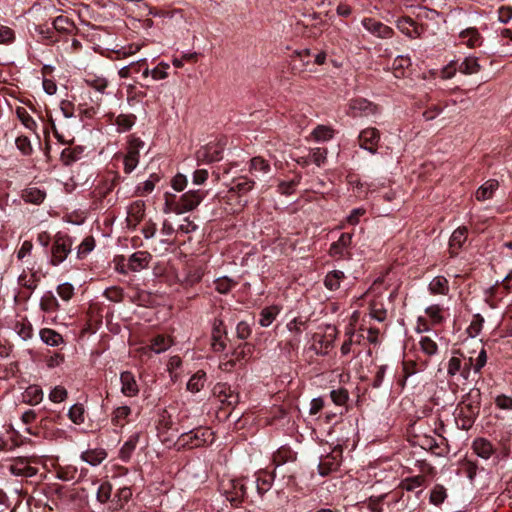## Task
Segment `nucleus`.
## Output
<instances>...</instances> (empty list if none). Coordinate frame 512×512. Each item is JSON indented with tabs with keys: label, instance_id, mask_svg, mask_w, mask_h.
Segmentation results:
<instances>
[{
	"label": "nucleus",
	"instance_id": "20",
	"mask_svg": "<svg viewBox=\"0 0 512 512\" xmlns=\"http://www.w3.org/2000/svg\"><path fill=\"white\" fill-rule=\"evenodd\" d=\"M121 392L127 397H135L139 393V387L135 376L130 371H124L120 375Z\"/></svg>",
	"mask_w": 512,
	"mask_h": 512
},
{
	"label": "nucleus",
	"instance_id": "18",
	"mask_svg": "<svg viewBox=\"0 0 512 512\" xmlns=\"http://www.w3.org/2000/svg\"><path fill=\"white\" fill-rule=\"evenodd\" d=\"M245 478L234 479L230 481V488L225 490L227 500L233 504L240 503L246 496Z\"/></svg>",
	"mask_w": 512,
	"mask_h": 512
},
{
	"label": "nucleus",
	"instance_id": "38",
	"mask_svg": "<svg viewBox=\"0 0 512 512\" xmlns=\"http://www.w3.org/2000/svg\"><path fill=\"white\" fill-rule=\"evenodd\" d=\"M83 151V148L80 146L65 148L61 153V161L64 165H70L81 158Z\"/></svg>",
	"mask_w": 512,
	"mask_h": 512
},
{
	"label": "nucleus",
	"instance_id": "15",
	"mask_svg": "<svg viewBox=\"0 0 512 512\" xmlns=\"http://www.w3.org/2000/svg\"><path fill=\"white\" fill-rule=\"evenodd\" d=\"M380 141V132L373 127L366 128L359 135L360 147L375 154Z\"/></svg>",
	"mask_w": 512,
	"mask_h": 512
},
{
	"label": "nucleus",
	"instance_id": "34",
	"mask_svg": "<svg viewBox=\"0 0 512 512\" xmlns=\"http://www.w3.org/2000/svg\"><path fill=\"white\" fill-rule=\"evenodd\" d=\"M270 170H271V167H270L269 162L267 160H265L263 157L256 156L250 160L249 171L252 174L257 175V173H259V174L264 175V174L269 173Z\"/></svg>",
	"mask_w": 512,
	"mask_h": 512
},
{
	"label": "nucleus",
	"instance_id": "3",
	"mask_svg": "<svg viewBox=\"0 0 512 512\" xmlns=\"http://www.w3.org/2000/svg\"><path fill=\"white\" fill-rule=\"evenodd\" d=\"M72 244V239L68 235L58 233L51 250V265L57 266L62 263L71 252Z\"/></svg>",
	"mask_w": 512,
	"mask_h": 512
},
{
	"label": "nucleus",
	"instance_id": "49",
	"mask_svg": "<svg viewBox=\"0 0 512 512\" xmlns=\"http://www.w3.org/2000/svg\"><path fill=\"white\" fill-rule=\"evenodd\" d=\"M333 129L330 126L318 125L313 131L312 136L316 141H327L333 137Z\"/></svg>",
	"mask_w": 512,
	"mask_h": 512
},
{
	"label": "nucleus",
	"instance_id": "29",
	"mask_svg": "<svg viewBox=\"0 0 512 512\" xmlns=\"http://www.w3.org/2000/svg\"><path fill=\"white\" fill-rule=\"evenodd\" d=\"M46 197L45 191L37 188V187H27L24 190H22L21 198L26 203L31 204H41Z\"/></svg>",
	"mask_w": 512,
	"mask_h": 512
},
{
	"label": "nucleus",
	"instance_id": "33",
	"mask_svg": "<svg viewBox=\"0 0 512 512\" xmlns=\"http://www.w3.org/2000/svg\"><path fill=\"white\" fill-rule=\"evenodd\" d=\"M42 399L43 391L38 385H30L23 393V401L30 405H36L40 403Z\"/></svg>",
	"mask_w": 512,
	"mask_h": 512
},
{
	"label": "nucleus",
	"instance_id": "17",
	"mask_svg": "<svg viewBox=\"0 0 512 512\" xmlns=\"http://www.w3.org/2000/svg\"><path fill=\"white\" fill-rule=\"evenodd\" d=\"M156 428L158 431V436L161 438L163 442L170 440V437L166 436V434L169 431L174 430L175 432H177V429H174V422L172 420V416L165 409L160 411L158 415Z\"/></svg>",
	"mask_w": 512,
	"mask_h": 512
},
{
	"label": "nucleus",
	"instance_id": "43",
	"mask_svg": "<svg viewBox=\"0 0 512 512\" xmlns=\"http://www.w3.org/2000/svg\"><path fill=\"white\" fill-rule=\"evenodd\" d=\"M206 381V373L204 371L196 372L187 383V390L192 393L199 392Z\"/></svg>",
	"mask_w": 512,
	"mask_h": 512
},
{
	"label": "nucleus",
	"instance_id": "52",
	"mask_svg": "<svg viewBox=\"0 0 512 512\" xmlns=\"http://www.w3.org/2000/svg\"><path fill=\"white\" fill-rule=\"evenodd\" d=\"M311 162L317 166H321L327 159V149L323 147L313 148L309 151Z\"/></svg>",
	"mask_w": 512,
	"mask_h": 512
},
{
	"label": "nucleus",
	"instance_id": "4",
	"mask_svg": "<svg viewBox=\"0 0 512 512\" xmlns=\"http://www.w3.org/2000/svg\"><path fill=\"white\" fill-rule=\"evenodd\" d=\"M144 142L134 136L130 135L128 140L127 152L123 157L124 172L131 173L139 163L140 150L144 147Z\"/></svg>",
	"mask_w": 512,
	"mask_h": 512
},
{
	"label": "nucleus",
	"instance_id": "42",
	"mask_svg": "<svg viewBox=\"0 0 512 512\" xmlns=\"http://www.w3.org/2000/svg\"><path fill=\"white\" fill-rule=\"evenodd\" d=\"M60 305L52 292H47L40 300V308L47 313L55 312L59 309Z\"/></svg>",
	"mask_w": 512,
	"mask_h": 512
},
{
	"label": "nucleus",
	"instance_id": "26",
	"mask_svg": "<svg viewBox=\"0 0 512 512\" xmlns=\"http://www.w3.org/2000/svg\"><path fill=\"white\" fill-rule=\"evenodd\" d=\"M107 457V452L103 448L87 449L82 452L81 459L91 466L101 464Z\"/></svg>",
	"mask_w": 512,
	"mask_h": 512
},
{
	"label": "nucleus",
	"instance_id": "51",
	"mask_svg": "<svg viewBox=\"0 0 512 512\" xmlns=\"http://www.w3.org/2000/svg\"><path fill=\"white\" fill-rule=\"evenodd\" d=\"M68 417L75 424H82L85 421L84 408L81 404H74L70 407Z\"/></svg>",
	"mask_w": 512,
	"mask_h": 512
},
{
	"label": "nucleus",
	"instance_id": "5",
	"mask_svg": "<svg viewBox=\"0 0 512 512\" xmlns=\"http://www.w3.org/2000/svg\"><path fill=\"white\" fill-rule=\"evenodd\" d=\"M83 80L88 87H90L95 92L100 94V96H97L96 99L92 100L94 106H92L91 109L94 110L95 108H99L102 102V96L108 94V79L104 75H99L93 72H87Z\"/></svg>",
	"mask_w": 512,
	"mask_h": 512
},
{
	"label": "nucleus",
	"instance_id": "37",
	"mask_svg": "<svg viewBox=\"0 0 512 512\" xmlns=\"http://www.w3.org/2000/svg\"><path fill=\"white\" fill-rule=\"evenodd\" d=\"M139 438L140 435L138 433H135L131 435L129 439L123 444L119 452L120 458L122 460L127 461L130 458L139 442Z\"/></svg>",
	"mask_w": 512,
	"mask_h": 512
},
{
	"label": "nucleus",
	"instance_id": "32",
	"mask_svg": "<svg viewBox=\"0 0 512 512\" xmlns=\"http://www.w3.org/2000/svg\"><path fill=\"white\" fill-rule=\"evenodd\" d=\"M344 278V272L340 270L330 271L325 276L324 285L328 290L336 291L340 288V284Z\"/></svg>",
	"mask_w": 512,
	"mask_h": 512
},
{
	"label": "nucleus",
	"instance_id": "19",
	"mask_svg": "<svg viewBox=\"0 0 512 512\" xmlns=\"http://www.w3.org/2000/svg\"><path fill=\"white\" fill-rule=\"evenodd\" d=\"M468 229L466 227H458L455 229L449 239V253L451 257L458 255L463 244L467 240Z\"/></svg>",
	"mask_w": 512,
	"mask_h": 512
},
{
	"label": "nucleus",
	"instance_id": "2",
	"mask_svg": "<svg viewBox=\"0 0 512 512\" xmlns=\"http://www.w3.org/2000/svg\"><path fill=\"white\" fill-rule=\"evenodd\" d=\"M213 441V432L208 428H198L182 433L178 438L179 447L193 449Z\"/></svg>",
	"mask_w": 512,
	"mask_h": 512
},
{
	"label": "nucleus",
	"instance_id": "27",
	"mask_svg": "<svg viewBox=\"0 0 512 512\" xmlns=\"http://www.w3.org/2000/svg\"><path fill=\"white\" fill-rule=\"evenodd\" d=\"M472 448L474 452L483 459H489L494 454L492 443L485 438L475 439Z\"/></svg>",
	"mask_w": 512,
	"mask_h": 512
},
{
	"label": "nucleus",
	"instance_id": "58",
	"mask_svg": "<svg viewBox=\"0 0 512 512\" xmlns=\"http://www.w3.org/2000/svg\"><path fill=\"white\" fill-rule=\"evenodd\" d=\"M95 247V240L92 236L86 237L78 247V257L84 258L89 254Z\"/></svg>",
	"mask_w": 512,
	"mask_h": 512
},
{
	"label": "nucleus",
	"instance_id": "22",
	"mask_svg": "<svg viewBox=\"0 0 512 512\" xmlns=\"http://www.w3.org/2000/svg\"><path fill=\"white\" fill-rule=\"evenodd\" d=\"M144 215L145 203L142 200H137L128 207L127 222L131 226H136L143 219Z\"/></svg>",
	"mask_w": 512,
	"mask_h": 512
},
{
	"label": "nucleus",
	"instance_id": "21",
	"mask_svg": "<svg viewBox=\"0 0 512 512\" xmlns=\"http://www.w3.org/2000/svg\"><path fill=\"white\" fill-rule=\"evenodd\" d=\"M132 410L127 405L116 407L111 413V423L115 427L123 428L130 421Z\"/></svg>",
	"mask_w": 512,
	"mask_h": 512
},
{
	"label": "nucleus",
	"instance_id": "8",
	"mask_svg": "<svg viewBox=\"0 0 512 512\" xmlns=\"http://www.w3.org/2000/svg\"><path fill=\"white\" fill-rule=\"evenodd\" d=\"M252 353V346L249 343H242L238 345L232 352L229 359L220 363V369L223 371H231L238 363L242 364L248 356Z\"/></svg>",
	"mask_w": 512,
	"mask_h": 512
},
{
	"label": "nucleus",
	"instance_id": "39",
	"mask_svg": "<svg viewBox=\"0 0 512 512\" xmlns=\"http://www.w3.org/2000/svg\"><path fill=\"white\" fill-rule=\"evenodd\" d=\"M53 28L58 32L71 34L75 29V25L68 17L60 15L54 19Z\"/></svg>",
	"mask_w": 512,
	"mask_h": 512
},
{
	"label": "nucleus",
	"instance_id": "11",
	"mask_svg": "<svg viewBox=\"0 0 512 512\" xmlns=\"http://www.w3.org/2000/svg\"><path fill=\"white\" fill-rule=\"evenodd\" d=\"M227 331L221 319H214L211 332V348L215 352H222L226 348Z\"/></svg>",
	"mask_w": 512,
	"mask_h": 512
},
{
	"label": "nucleus",
	"instance_id": "23",
	"mask_svg": "<svg viewBox=\"0 0 512 512\" xmlns=\"http://www.w3.org/2000/svg\"><path fill=\"white\" fill-rule=\"evenodd\" d=\"M151 255L146 251H137L133 253L128 260V268L137 272L146 268L151 261Z\"/></svg>",
	"mask_w": 512,
	"mask_h": 512
},
{
	"label": "nucleus",
	"instance_id": "10",
	"mask_svg": "<svg viewBox=\"0 0 512 512\" xmlns=\"http://www.w3.org/2000/svg\"><path fill=\"white\" fill-rule=\"evenodd\" d=\"M351 244L352 234L342 233L339 239L331 244L329 249V255L338 260L349 258Z\"/></svg>",
	"mask_w": 512,
	"mask_h": 512
},
{
	"label": "nucleus",
	"instance_id": "48",
	"mask_svg": "<svg viewBox=\"0 0 512 512\" xmlns=\"http://www.w3.org/2000/svg\"><path fill=\"white\" fill-rule=\"evenodd\" d=\"M419 345L421 351L428 356H433L438 351V346L436 342L429 336H422L419 341Z\"/></svg>",
	"mask_w": 512,
	"mask_h": 512
},
{
	"label": "nucleus",
	"instance_id": "13",
	"mask_svg": "<svg viewBox=\"0 0 512 512\" xmlns=\"http://www.w3.org/2000/svg\"><path fill=\"white\" fill-rule=\"evenodd\" d=\"M341 450H333L331 453L321 456L318 464V472L321 476H327L338 470L341 463Z\"/></svg>",
	"mask_w": 512,
	"mask_h": 512
},
{
	"label": "nucleus",
	"instance_id": "59",
	"mask_svg": "<svg viewBox=\"0 0 512 512\" xmlns=\"http://www.w3.org/2000/svg\"><path fill=\"white\" fill-rule=\"evenodd\" d=\"M111 492L112 486L110 483L104 482L100 484L97 490V500L100 503H106L111 497Z\"/></svg>",
	"mask_w": 512,
	"mask_h": 512
},
{
	"label": "nucleus",
	"instance_id": "1",
	"mask_svg": "<svg viewBox=\"0 0 512 512\" xmlns=\"http://www.w3.org/2000/svg\"><path fill=\"white\" fill-rule=\"evenodd\" d=\"M207 193V191L202 189L189 190L181 195L179 199H176V196L173 194L166 193L163 212L165 214H183L185 212L192 211L198 207L206 197Z\"/></svg>",
	"mask_w": 512,
	"mask_h": 512
},
{
	"label": "nucleus",
	"instance_id": "63",
	"mask_svg": "<svg viewBox=\"0 0 512 512\" xmlns=\"http://www.w3.org/2000/svg\"><path fill=\"white\" fill-rule=\"evenodd\" d=\"M204 275V272L200 268H194L188 271L184 282L187 285L193 286L194 284L201 281L202 277Z\"/></svg>",
	"mask_w": 512,
	"mask_h": 512
},
{
	"label": "nucleus",
	"instance_id": "56",
	"mask_svg": "<svg viewBox=\"0 0 512 512\" xmlns=\"http://www.w3.org/2000/svg\"><path fill=\"white\" fill-rule=\"evenodd\" d=\"M402 371H403V379L400 380V384L402 387L405 386L406 380L416 374L419 370L417 369V364L411 360H405L402 363Z\"/></svg>",
	"mask_w": 512,
	"mask_h": 512
},
{
	"label": "nucleus",
	"instance_id": "7",
	"mask_svg": "<svg viewBox=\"0 0 512 512\" xmlns=\"http://www.w3.org/2000/svg\"><path fill=\"white\" fill-rule=\"evenodd\" d=\"M213 396L221 403L222 407H234L239 402V394L226 383H217L213 387Z\"/></svg>",
	"mask_w": 512,
	"mask_h": 512
},
{
	"label": "nucleus",
	"instance_id": "44",
	"mask_svg": "<svg viewBox=\"0 0 512 512\" xmlns=\"http://www.w3.org/2000/svg\"><path fill=\"white\" fill-rule=\"evenodd\" d=\"M278 313L279 308L277 306H270L264 308L260 313L259 324L262 327H268L273 323Z\"/></svg>",
	"mask_w": 512,
	"mask_h": 512
},
{
	"label": "nucleus",
	"instance_id": "35",
	"mask_svg": "<svg viewBox=\"0 0 512 512\" xmlns=\"http://www.w3.org/2000/svg\"><path fill=\"white\" fill-rule=\"evenodd\" d=\"M14 331L19 335V337L22 340L31 339L33 336L32 325L26 318H22L15 322Z\"/></svg>",
	"mask_w": 512,
	"mask_h": 512
},
{
	"label": "nucleus",
	"instance_id": "60",
	"mask_svg": "<svg viewBox=\"0 0 512 512\" xmlns=\"http://www.w3.org/2000/svg\"><path fill=\"white\" fill-rule=\"evenodd\" d=\"M169 69V64L165 62L159 63L155 68L151 70V77L154 80H163L168 77L167 70Z\"/></svg>",
	"mask_w": 512,
	"mask_h": 512
},
{
	"label": "nucleus",
	"instance_id": "14",
	"mask_svg": "<svg viewBox=\"0 0 512 512\" xmlns=\"http://www.w3.org/2000/svg\"><path fill=\"white\" fill-rule=\"evenodd\" d=\"M396 27L400 32L411 39L420 38L424 33L423 25L418 24L408 16L399 18L396 21Z\"/></svg>",
	"mask_w": 512,
	"mask_h": 512
},
{
	"label": "nucleus",
	"instance_id": "41",
	"mask_svg": "<svg viewBox=\"0 0 512 512\" xmlns=\"http://www.w3.org/2000/svg\"><path fill=\"white\" fill-rule=\"evenodd\" d=\"M480 69L481 66L478 62V58L473 56L466 57L459 66V71L467 75L478 73Z\"/></svg>",
	"mask_w": 512,
	"mask_h": 512
},
{
	"label": "nucleus",
	"instance_id": "25",
	"mask_svg": "<svg viewBox=\"0 0 512 512\" xmlns=\"http://www.w3.org/2000/svg\"><path fill=\"white\" fill-rule=\"evenodd\" d=\"M10 472L15 476L32 477L36 474V468L30 466L25 459H16L9 467Z\"/></svg>",
	"mask_w": 512,
	"mask_h": 512
},
{
	"label": "nucleus",
	"instance_id": "24",
	"mask_svg": "<svg viewBox=\"0 0 512 512\" xmlns=\"http://www.w3.org/2000/svg\"><path fill=\"white\" fill-rule=\"evenodd\" d=\"M499 188V182L496 179H489L484 182L476 191L475 198L477 201H486L493 197L495 191Z\"/></svg>",
	"mask_w": 512,
	"mask_h": 512
},
{
	"label": "nucleus",
	"instance_id": "9",
	"mask_svg": "<svg viewBox=\"0 0 512 512\" xmlns=\"http://www.w3.org/2000/svg\"><path fill=\"white\" fill-rule=\"evenodd\" d=\"M478 346L479 351L477 357L474 358L473 355H470L467 362H465L463 366L461 365L460 374L465 379L468 378L471 369H473L475 373H479L487 362V353L483 344L478 343Z\"/></svg>",
	"mask_w": 512,
	"mask_h": 512
},
{
	"label": "nucleus",
	"instance_id": "36",
	"mask_svg": "<svg viewBox=\"0 0 512 512\" xmlns=\"http://www.w3.org/2000/svg\"><path fill=\"white\" fill-rule=\"evenodd\" d=\"M460 37L465 39V44L470 48H475L481 45L482 38L480 33L475 28H469L460 33Z\"/></svg>",
	"mask_w": 512,
	"mask_h": 512
},
{
	"label": "nucleus",
	"instance_id": "45",
	"mask_svg": "<svg viewBox=\"0 0 512 512\" xmlns=\"http://www.w3.org/2000/svg\"><path fill=\"white\" fill-rule=\"evenodd\" d=\"M172 345V340L169 337H165L163 335H158L151 341V349L159 354L166 351Z\"/></svg>",
	"mask_w": 512,
	"mask_h": 512
},
{
	"label": "nucleus",
	"instance_id": "46",
	"mask_svg": "<svg viewBox=\"0 0 512 512\" xmlns=\"http://www.w3.org/2000/svg\"><path fill=\"white\" fill-rule=\"evenodd\" d=\"M136 116L134 114H120L115 120L118 130L121 132L128 131L135 124Z\"/></svg>",
	"mask_w": 512,
	"mask_h": 512
},
{
	"label": "nucleus",
	"instance_id": "47",
	"mask_svg": "<svg viewBox=\"0 0 512 512\" xmlns=\"http://www.w3.org/2000/svg\"><path fill=\"white\" fill-rule=\"evenodd\" d=\"M425 477L423 475H417L414 477H408L401 482L402 489L406 491H414L421 487L425 483Z\"/></svg>",
	"mask_w": 512,
	"mask_h": 512
},
{
	"label": "nucleus",
	"instance_id": "62",
	"mask_svg": "<svg viewBox=\"0 0 512 512\" xmlns=\"http://www.w3.org/2000/svg\"><path fill=\"white\" fill-rule=\"evenodd\" d=\"M67 395V390L63 386H56L49 393V399L52 402L60 403L67 398Z\"/></svg>",
	"mask_w": 512,
	"mask_h": 512
},
{
	"label": "nucleus",
	"instance_id": "53",
	"mask_svg": "<svg viewBox=\"0 0 512 512\" xmlns=\"http://www.w3.org/2000/svg\"><path fill=\"white\" fill-rule=\"evenodd\" d=\"M215 289L221 294H226L236 285V282L228 277H220L215 280Z\"/></svg>",
	"mask_w": 512,
	"mask_h": 512
},
{
	"label": "nucleus",
	"instance_id": "28",
	"mask_svg": "<svg viewBox=\"0 0 512 512\" xmlns=\"http://www.w3.org/2000/svg\"><path fill=\"white\" fill-rule=\"evenodd\" d=\"M428 290L433 295H447L449 293V281L446 277L438 275L430 281Z\"/></svg>",
	"mask_w": 512,
	"mask_h": 512
},
{
	"label": "nucleus",
	"instance_id": "30",
	"mask_svg": "<svg viewBox=\"0 0 512 512\" xmlns=\"http://www.w3.org/2000/svg\"><path fill=\"white\" fill-rule=\"evenodd\" d=\"M274 476L266 471L260 470L256 473V489L260 496L270 490Z\"/></svg>",
	"mask_w": 512,
	"mask_h": 512
},
{
	"label": "nucleus",
	"instance_id": "57",
	"mask_svg": "<svg viewBox=\"0 0 512 512\" xmlns=\"http://www.w3.org/2000/svg\"><path fill=\"white\" fill-rule=\"evenodd\" d=\"M332 401L336 405H345L349 399V393L345 388H338L330 392Z\"/></svg>",
	"mask_w": 512,
	"mask_h": 512
},
{
	"label": "nucleus",
	"instance_id": "16",
	"mask_svg": "<svg viewBox=\"0 0 512 512\" xmlns=\"http://www.w3.org/2000/svg\"><path fill=\"white\" fill-rule=\"evenodd\" d=\"M222 149L216 143H208L196 151L195 157L198 162L212 163L219 161L222 156Z\"/></svg>",
	"mask_w": 512,
	"mask_h": 512
},
{
	"label": "nucleus",
	"instance_id": "31",
	"mask_svg": "<svg viewBox=\"0 0 512 512\" xmlns=\"http://www.w3.org/2000/svg\"><path fill=\"white\" fill-rule=\"evenodd\" d=\"M41 340L52 347H57L64 342V339L60 333L50 328H43L39 332Z\"/></svg>",
	"mask_w": 512,
	"mask_h": 512
},
{
	"label": "nucleus",
	"instance_id": "50",
	"mask_svg": "<svg viewBox=\"0 0 512 512\" xmlns=\"http://www.w3.org/2000/svg\"><path fill=\"white\" fill-rule=\"evenodd\" d=\"M447 497L446 489L443 485H435L430 493V502L434 505H440Z\"/></svg>",
	"mask_w": 512,
	"mask_h": 512
},
{
	"label": "nucleus",
	"instance_id": "54",
	"mask_svg": "<svg viewBox=\"0 0 512 512\" xmlns=\"http://www.w3.org/2000/svg\"><path fill=\"white\" fill-rule=\"evenodd\" d=\"M370 316L378 322H383L387 317V310L382 303L372 302L370 305Z\"/></svg>",
	"mask_w": 512,
	"mask_h": 512
},
{
	"label": "nucleus",
	"instance_id": "55",
	"mask_svg": "<svg viewBox=\"0 0 512 512\" xmlns=\"http://www.w3.org/2000/svg\"><path fill=\"white\" fill-rule=\"evenodd\" d=\"M426 315L430 318L433 324H440L444 317L442 315V307L438 304L431 305L425 309Z\"/></svg>",
	"mask_w": 512,
	"mask_h": 512
},
{
	"label": "nucleus",
	"instance_id": "64",
	"mask_svg": "<svg viewBox=\"0 0 512 512\" xmlns=\"http://www.w3.org/2000/svg\"><path fill=\"white\" fill-rule=\"evenodd\" d=\"M495 405L501 410H512V397L500 394L495 398Z\"/></svg>",
	"mask_w": 512,
	"mask_h": 512
},
{
	"label": "nucleus",
	"instance_id": "12",
	"mask_svg": "<svg viewBox=\"0 0 512 512\" xmlns=\"http://www.w3.org/2000/svg\"><path fill=\"white\" fill-rule=\"evenodd\" d=\"M361 23L369 33L378 38L388 39L394 35V30L391 27L372 17L363 18Z\"/></svg>",
	"mask_w": 512,
	"mask_h": 512
},
{
	"label": "nucleus",
	"instance_id": "61",
	"mask_svg": "<svg viewBox=\"0 0 512 512\" xmlns=\"http://www.w3.org/2000/svg\"><path fill=\"white\" fill-rule=\"evenodd\" d=\"M57 293L64 301H69L74 295V287L72 284L65 282L57 287Z\"/></svg>",
	"mask_w": 512,
	"mask_h": 512
},
{
	"label": "nucleus",
	"instance_id": "40",
	"mask_svg": "<svg viewBox=\"0 0 512 512\" xmlns=\"http://www.w3.org/2000/svg\"><path fill=\"white\" fill-rule=\"evenodd\" d=\"M254 187V181L248 179V178H240L238 179L233 186L230 188L231 195H243L247 192L251 191Z\"/></svg>",
	"mask_w": 512,
	"mask_h": 512
},
{
	"label": "nucleus",
	"instance_id": "6",
	"mask_svg": "<svg viewBox=\"0 0 512 512\" xmlns=\"http://www.w3.org/2000/svg\"><path fill=\"white\" fill-rule=\"evenodd\" d=\"M378 112V107L371 101L365 98H355L350 100L348 104V115L357 118V117H368L371 115H375Z\"/></svg>",
	"mask_w": 512,
	"mask_h": 512
}]
</instances>
